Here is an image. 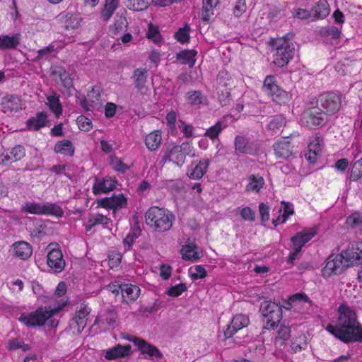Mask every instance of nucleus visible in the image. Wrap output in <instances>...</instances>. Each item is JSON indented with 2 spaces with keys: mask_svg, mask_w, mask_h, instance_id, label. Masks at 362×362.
I'll return each instance as SVG.
<instances>
[{
  "mask_svg": "<svg viewBox=\"0 0 362 362\" xmlns=\"http://www.w3.org/2000/svg\"><path fill=\"white\" fill-rule=\"evenodd\" d=\"M339 313L337 325L329 324L327 330L345 344L362 343V325L356 313L346 305H340Z\"/></svg>",
  "mask_w": 362,
  "mask_h": 362,
  "instance_id": "f257e3e1",
  "label": "nucleus"
},
{
  "mask_svg": "<svg viewBox=\"0 0 362 362\" xmlns=\"http://www.w3.org/2000/svg\"><path fill=\"white\" fill-rule=\"evenodd\" d=\"M146 223L158 232H165L170 229L175 218L168 209L158 206L151 207L145 214Z\"/></svg>",
  "mask_w": 362,
  "mask_h": 362,
  "instance_id": "f03ea898",
  "label": "nucleus"
},
{
  "mask_svg": "<svg viewBox=\"0 0 362 362\" xmlns=\"http://www.w3.org/2000/svg\"><path fill=\"white\" fill-rule=\"evenodd\" d=\"M66 303L67 301H63L53 308L39 307L34 312L21 314L18 320L28 327L43 326L49 317L62 310L66 305Z\"/></svg>",
  "mask_w": 362,
  "mask_h": 362,
  "instance_id": "7ed1b4c3",
  "label": "nucleus"
},
{
  "mask_svg": "<svg viewBox=\"0 0 362 362\" xmlns=\"http://www.w3.org/2000/svg\"><path fill=\"white\" fill-rule=\"evenodd\" d=\"M293 37L292 33H288L281 39L272 40L271 45L276 47V52L274 55V63L279 67H283L288 64L293 57L295 47L290 42Z\"/></svg>",
  "mask_w": 362,
  "mask_h": 362,
  "instance_id": "20e7f679",
  "label": "nucleus"
},
{
  "mask_svg": "<svg viewBox=\"0 0 362 362\" xmlns=\"http://www.w3.org/2000/svg\"><path fill=\"white\" fill-rule=\"evenodd\" d=\"M163 160L164 161L173 162L178 166H182L187 156H194V150L192 144L188 142H183L181 145H168L163 150Z\"/></svg>",
  "mask_w": 362,
  "mask_h": 362,
  "instance_id": "39448f33",
  "label": "nucleus"
},
{
  "mask_svg": "<svg viewBox=\"0 0 362 362\" xmlns=\"http://www.w3.org/2000/svg\"><path fill=\"white\" fill-rule=\"evenodd\" d=\"M259 311L265 322L264 328L274 329L282 319V308L272 301H264L261 303Z\"/></svg>",
  "mask_w": 362,
  "mask_h": 362,
  "instance_id": "423d86ee",
  "label": "nucleus"
},
{
  "mask_svg": "<svg viewBox=\"0 0 362 362\" xmlns=\"http://www.w3.org/2000/svg\"><path fill=\"white\" fill-rule=\"evenodd\" d=\"M262 90L279 104L285 103L288 100V93L277 85L274 76L269 75L265 78Z\"/></svg>",
  "mask_w": 362,
  "mask_h": 362,
  "instance_id": "0eeeda50",
  "label": "nucleus"
},
{
  "mask_svg": "<svg viewBox=\"0 0 362 362\" xmlns=\"http://www.w3.org/2000/svg\"><path fill=\"white\" fill-rule=\"evenodd\" d=\"M49 250L47 255V265L55 272H61L65 267V260L63 259L62 252L57 243H51L47 247Z\"/></svg>",
  "mask_w": 362,
  "mask_h": 362,
  "instance_id": "6e6552de",
  "label": "nucleus"
},
{
  "mask_svg": "<svg viewBox=\"0 0 362 362\" xmlns=\"http://www.w3.org/2000/svg\"><path fill=\"white\" fill-rule=\"evenodd\" d=\"M344 266L346 267L362 265V242L351 243L346 250H342Z\"/></svg>",
  "mask_w": 362,
  "mask_h": 362,
  "instance_id": "1a4fd4ad",
  "label": "nucleus"
},
{
  "mask_svg": "<svg viewBox=\"0 0 362 362\" xmlns=\"http://www.w3.org/2000/svg\"><path fill=\"white\" fill-rule=\"evenodd\" d=\"M346 268V266H344L341 252L337 255L332 253L327 259L326 264L322 269V273L324 276L329 277L332 275L341 274Z\"/></svg>",
  "mask_w": 362,
  "mask_h": 362,
  "instance_id": "9d476101",
  "label": "nucleus"
},
{
  "mask_svg": "<svg viewBox=\"0 0 362 362\" xmlns=\"http://www.w3.org/2000/svg\"><path fill=\"white\" fill-rule=\"evenodd\" d=\"M320 107L328 115H332L337 112L341 107V98L334 93H325L320 95L318 98Z\"/></svg>",
  "mask_w": 362,
  "mask_h": 362,
  "instance_id": "9b49d317",
  "label": "nucleus"
},
{
  "mask_svg": "<svg viewBox=\"0 0 362 362\" xmlns=\"http://www.w3.org/2000/svg\"><path fill=\"white\" fill-rule=\"evenodd\" d=\"M302 120L307 127L315 129L326 124L328 121L327 113L322 112L321 109L309 110L303 113Z\"/></svg>",
  "mask_w": 362,
  "mask_h": 362,
  "instance_id": "f8f14e48",
  "label": "nucleus"
},
{
  "mask_svg": "<svg viewBox=\"0 0 362 362\" xmlns=\"http://www.w3.org/2000/svg\"><path fill=\"white\" fill-rule=\"evenodd\" d=\"M129 341L134 343L136 346L141 354H147L151 358H161L163 354L155 346L148 343L144 339L136 337H125Z\"/></svg>",
  "mask_w": 362,
  "mask_h": 362,
  "instance_id": "ddd939ff",
  "label": "nucleus"
},
{
  "mask_svg": "<svg viewBox=\"0 0 362 362\" xmlns=\"http://www.w3.org/2000/svg\"><path fill=\"white\" fill-rule=\"evenodd\" d=\"M98 206L105 208L111 209L115 211L119 208L126 207L127 205V199L122 194H113L110 197H105L98 199L97 202Z\"/></svg>",
  "mask_w": 362,
  "mask_h": 362,
  "instance_id": "4468645a",
  "label": "nucleus"
},
{
  "mask_svg": "<svg viewBox=\"0 0 362 362\" xmlns=\"http://www.w3.org/2000/svg\"><path fill=\"white\" fill-rule=\"evenodd\" d=\"M249 324V318L245 315H237L233 317L231 320L230 325L228 326V328L224 332L226 338H230L237 332L239 329L247 327Z\"/></svg>",
  "mask_w": 362,
  "mask_h": 362,
  "instance_id": "2eb2a0df",
  "label": "nucleus"
},
{
  "mask_svg": "<svg viewBox=\"0 0 362 362\" xmlns=\"http://www.w3.org/2000/svg\"><path fill=\"white\" fill-rule=\"evenodd\" d=\"M1 105L4 113L12 115L21 110V100L15 95H7L2 98Z\"/></svg>",
  "mask_w": 362,
  "mask_h": 362,
  "instance_id": "dca6fc26",
  "label": "nucleus"
},
{
  "mask_svg": "<svg viewBox=\"0 0 362 362\" xmlns=\"http://www.w3.org/2000/svg\"><path fill=\"white\" fill-rule=\"evenodd\" d=\"M223 74H226L225 71H221L218 74V86L217 88L218 98L222 106L229 105L231 99L230 90L226 87V83L222 81Z\"/></svg>",
  "mask_w": 362,
  "mask_h": 362,
  "instance_id": "f3484780",
  "label": "nucleus"
},
{
  "mask_svg": "<svg viewBox=\"0 0 362 362\" xmlns=\"http://www.w3.org/2000/svg\"><path fill=\"white\" fill-rule=\"evenodd\" d=\"M148 71L144 68H137L133 71L132 79L135 88L141 94H144V90H146V83L147 82Z\"/></svg>",
  "mask_w": 362,
  "mask_h": 362,
  "instance_id": "a211bd4d",
  "label": "nucleus"
},
{
  "mask_svg": "<svg viewBox=\"0 0 362 362\" xmlns=\"http://www.w3.org/2000/svg\"><path fill=\"white\" fill-rule=\"evenodd\" d=\"M13 255L23 260L28 259L33 254L32 246L27 242L19 241L12 245Z\"/></svg>",
  "mask_w": 362,
  "mask_h": 362,
  "instance_id": "6ab92c4d",
  "label": "nucleus"
},
{
  "mask_svg": "<svg viewBox=\"0 0 362 362\" xmlns=\"http://www.w3.org/2000/svg\"><path fill=\"white\" fill-rule=\"evenodd\" d=\"M189 240V238L185 245L182 247L180 252L184 260L194 262L200 258L198 247L196 244L190 243Z\"/></svg>",
  "mask_w": 362,
  "mask_h": 362,
  "instance_id": "aec40b11",
  "label": "nucleus"
},
{
  "mask_svg": "<svg viewBox=\"0 0 362 362\" xmlns=\"http://www.w3.org/2000/svg\"><path fill=\"white\" fill-rule=\"evenodd\" d=\"M116 183L117 182L115 180L111 179V177L103 180L96 179L95 182L93 186V192L95 194L107 193L116 188Z\"/></svg>",
  "mask_w": 362,
  "mask_h": 362,
  "instance_id": "412c9836",
  "label": "nucleus"
},
{
  "mask_svg": "<svg viewBox=\"0 0 362 362\" xmlns=\"http://www.w3.org/2000/svg\"><path fill=\"white\" fill-rule=\"evenodd\" d=\"M47 122V113L40 112L37 114L36 117L30 118L26 124L29 130L38 131L40 128L46 126Z\"/></svg>",
  "mask_w": 362,
  "mask_h": 362,
  "instance_id": "4be33fe9",
  "label": "nucleus"
},
{
  "mask_svg": "<svg viewBox=\"0 0 362 362\" xmlns=\"http://www.w3.org/2000/svg\"><path fill=\"white\" fill-rule=\"evenodd\" d=\"M273 147L277 158L286 159L292 155L290 141L286 139L279 141Z\"/></svg>",
  "mask_w": 362,
  "mask_h": 362,
  "instance_id": "5701e85b",
  "label": "nucleus"
},
{
  "mask_svg": "<svg viewBox=\"0 0 362 362\" xmlns=\"http://www.w3.org/2000/svg\"><path fill=\"white\" fill-rule=\"evenodd\" d=\"M185 100L192 107L200 106L207 102L206 97L200 90H189L185 95Z\"/></svg>",
  "mask_w": 362,
  "mask_h": 362,
  "instance_id": "b1692460",
  "label": "nucleus"
},
{
  "mask_svg": "<svg viewBox=\"0 0 362 362\" xmlns=\"http://www.w3.org/2000/svg\"><path fill=\"white\" fill-rule=\"evenodd\" d=\"M131 345L125 346L117 345L112 349L107 350L105 358L107 360H113L119 357H124L128 356L131 351Z\"/></svg>",
  "mask_w": 362,
  "mask_h": 362,
  "instance_id": "393cba45",
  "label": "nucleus"
},
{
  "mask_svg": "<svg viewBox=\"0 0 362 362\" xmlns=\"http://www.w3.org/2000/svg\"><path fill=\"white\" fill-rule=\"evenodd\" d=\"M209 165V159L200 160L191 170L187 172L189 178L199 180L206 173Z\"/></svg>",
  "mask_w": 362,
  "mask_h": 362,
  "instance_id": "a878e982",
  "label": "nucleus"
},
{
  "mask_svg": "<svg viewBox=\"0 0 362 362\" xmlns=\"http://www.w3.org/2000/svg\"><path fill=\"white\" fill-rule=\"evenodd\" d=\"M57 18L59 21H64V26L67 30L77 28L80 24L79 18L76 15L73 13H62Z\"/></svg>",
  "mask_w": 362,
  "mask_h": 362,
  "instance_id": "bb28decb",
  "label": "nucleus"
},
{
  "mask_svg": "<svg viewBox=\"0 0 362 362\" xmlns=\"http://www.w3.org/2000/svg\"><path fill=\"white\" fill-rule=\"evenodd\" d=\"M140 293V288L137 286L123 284L122 288V297L123 301L128 303L129 301L135 300Z\"/></svg>",
  "mask_w": 362,
  "mask_h": 362,
  "instance_id": "cd10ccee",
  "label": "nucleus"
},
{
  "mask_svg": "<svg viewBox=\"0 0 362 362\" xmlns=\"http://www.w3.org/2000/svg\"><path fill=\"white\" fill-rule=\"evenodd\" d=\"M54 151L56 153L73 156L75 152V147L70 140L64 139L55 144Z\"/></svg>",
  "mask_w": 362,
  "mask_h": 362,
  "instance_id": "c85d7f7f",
  "label": "nucleus"
},
{
  "mask_svg": "<svg viewBox=\"0 0 362 362\" xmlns=\"http://www.w3.org/2000/svg\"><path fill=\"white\" fill-rule=\"evenodd\" d=\"M46 99L47 100V105L49 109L54 113L57 117H59L62 112V106L59 101V95L52 91L50 95H47Z\"/></svg>",
  "mask_w": 362,
  "mask_h": 362,
  "instance_id": "c756f323",
  "label": "nucleus"
},
{
  "mask_svg": "<svg viewBox=\"0 0 362 362\" xmlns=\"http://www.w3.org/2000/svg\"><path fill=\"white\" fill-rule=\"evenodd\" d=\"M197 52L194 49H183L176 54V59L182 64H188L192 68L195 64V56Z\"/></svg>",
  "mask_w": 362,
  "mask_h": 362,
  "instance_id": "7c9ffc66",
  "label": "nucleus"
},
{
  "mask_svg": "<svg viewBox=\"0 0 362 362\" xmlns=\"http://www.w3.org/2000/svg\"><path fill=\"white\" fill-rule=\"evenodd\" d=\"M219 2L220 0H202V19L204 21H209L211 17L214 14V8Z\"/></svg>",
  "mask_w": 362,
  "mask_h": 362,
  "instance_id": "2f4dec72",
  "label": "nucleus"
},
{
  "mask_svg": "<svg viewBox=\"0 0 362 362\" xmlns=\"http://www.w3.org/2000/svg\"><path fill=\"white\" fill-rule=\"evenodd\" d=\"M90 313V309L86 305H81L80 310L76 313L73 322L78 326V332H81L86 326V317Z\"/></svg>",
  "mask_w": 362,
  "mask_h": 362,
  "instance_id": "473e14b6",
  "label": "nucleus"
},
{
  "mask_svg": "<svg viewBox=\"0 0 362 362\" xmlns=\"http://www.w3.org/2000/svg\"><path fill=\"white\" fill-rule=\"evenodd\" d=\"M161 144V134L159 131H153L146 135L145 144L149 151H156Z\"/></svg>",
  "mask_w": 362,
  "mask_h": 362,
  "instance_id": "72a5a7b5",
  "label": "nucleus"
},
{
  "mask_svg": "<svg viewBox=\"0 0 362 362\" xmlns=\"http://www.w3.org/2000/svg\"><path fill=\"white\" fill-rule=\"evenodd\" d=\"M20 44V34L0 36V49H14Z\"/></svg>",
  "mask_w": 362,
  "mask_h": 362,
  "instance_id": "f704fd0d",
  "label": "nucleus"
},
{
  "mask_svg": "<svg viewBox=\"0 0 362 362\" xmlns=\"http://www.w3.org/2000/svg\"><path fill=\"white\" fill-rule=\"evenodd\" d=\"M314 16L317 18H325L329 13V4L326 0H319L313 7Z\"/></svg>",
  "mask_w": 362,
  "mask_h": 362,
  "instance_id": "c9c22d12",
  "label": "nucleus"
},
{
  "mask_svg": "<svg viewBox=\"0 0 362 362\" xmlns=\"http://www.w3.org/2000/svg\"><path fill=\"white\" fill-rule=\"evenodd\" d=\"M153 1L154 0H126L124 4L129 9L140 11L146 9Z\"/></svg>",
  "mask_w": 362,
  "mask_h": 362,
  "instance_id": "e433bc0d",
  "label": "nucleus"
},
{
  "mask_svg": "<svg viewBox=\"0 0 362 362\" xmlns=\"http://www.w3.org/2000/svg\"><path fill=\"white\" fill-rule=\"evenodd\" d=\"M100 316L103 320L110 327L117 326V313L114 308L104 309L100 312Z\"/></svg>",
  "mask_w": 362,
  "mask_h": 362,
  "instance_id": "4c0bfd02",
  "label": "nucleus"
},
{
  "mask_svg": "<svg viewBox=\"0 0 362 362\" xmlns=\"http://www.w3.org/2000/svg\"><path fill=\"white\" fill-rule=\"evenodd\" d=\"M43 215L62 217L64 215V211L60 206L55 203L43 202Z\"/></svg>",
  "mask_w": 362,
  "mask_h": 362,
  "instance_id": "58836bf2",
  "label": "nucleus"
},
{
  "mask_svg": "<svg viewBox=\"0 0 362 362\" xmlns=\"http://www.w3.org/2000/svg\"><path fill=\"white\" fill-rule=\"evenodd\" d=\"M190 26L185 23L183 28H180L174 35L175 38L180 43L185 44L189 41Z\"/></svg>",
  "mask_w": 362,
  "mask_h": 362,
  "instance_id": "ea45409f",
  "label": "nucleus"
},
{
  "mask_svg": "<svg viewBox=\"0 0 362 362\" xmlns=\"http://www.w3.org/2000/svg\"><path fill=\"white\" fill-rule=\"evenodd\" d=\"M22 210L33 214L43 215V202H27L22 206Z\"/></svg>",
  "mask_w": 362,
  "mask_h": 362,
  "instance_id": "a19ab883",
  "label": "nucleus"
},
{
  "mask_svg": "<svg viewBox=\"0 0 362 362\" xmlns=\"http://www.w3.org/2000/svg\"><path fill=\"white\" fill-rule=\"evenodd\" d=\"M234 144L236 152L241 153H249L250 148L247 146L248 141L245 137L242 136H237L235 137Z\"/></svg>",
  "mask_w": 362,
  "mask_h": 362,
  "instance_id": "79ce46f5",
  "label": "nucleus"
},
{
  "mask_svg": "<svg viewBox=\"0 0 362 362\" xmlns=\"http://www.w3.org/2000/svg\"><path fill=\"white\" fill-rule=\"evenodd\" d=\"M346 223L351 228H358L362 230V215L358 212L352 214L347 218Z\"/></svg>",
  "mask_w": 362,
  "mask_h": 362,
  "instance_id": "37998d69",
  "label": "nucleus"
},
{
  "mask_svg": "<svg viewBox=\"0 0 362 362\" xmlns=\"http://www.w3.org/2000/svg\"><path fill=\"white\" fill-rule=\"evenodd\" d=\"M264 185V179L262 177L259 178L256 177L254 175L250 177V182L246 187L247 191H255L259 190Z\"/></svg>",
  "mask_w": 362,
  "mask_h": 362,
  "instance_id": "c03bdc74",
  "label": "nucleus"
},
{
  "mask_svg": "<svg viewBox=\"0 0 362 362\" xmlns=\"http://www.w3.org/2000/svg\"><path fill=\"white\" fill-rule=\"evenodd\" d=\"M362 177V158L356 161L351 168L350 180L356 181Z\"/></svg>",
  "mask_w": 362,
  "mask_h": 362,
  "instance_id": "a18cd8bd",
  "label": "nucleus"
},
{
  "mask_svg": "<svg viewBox=\"0 0 362 362\" xmlns=\"http://www.w3.org/2000/svg\"><path fill=\"white\" fill-rule=\"evenodd\" d=\"M12 158V161H18L21 160L25 156V150L24 146L21 145H16L8 151Z\"/></svg>",
  "mask_w": 362,
  "mask_h": 362,
  "instance_id": "49530a36",
  "label": "nucleus"
},
{
  "mask_svg": "<svg viewBox=\"0 0 362 362\" xmlns=\"http://www.w3.org/2000/svg\"><path fill=\"white\" fill-rule=\"evenodd\" d=\"M223 122L221 121H218L214 126L209 127L206 133L205 136L209 137L211 139H217L219 134L221 132L223 129Z\"/></svg>",
  "mask_w": 362,
  "mask_h": 362,
  "instance_id": "de8ad7c7",
  "label": "nucleus"
},
{
  "mask_svg": "<svg viewBox=\"0 0 362 362\" xmlns=\"http://www.w3.org/2000/svg\"><path fill=\"white\" fill-rule=\"evenodd\" d=\"M286 122L285 117L281 115H276L268 124L267 128L269 130H276L285 126Z\"/></svg>",
  "mask_w": 362,
  "mask_h": 362,
  "instance_id": "09e8293b",
  "label": "nucleus"
},
{
  "mask_svg": "<svg viewBox=\"0 0 362 362\" xmlns=\"http://www.w3.org/2000/svg\"><path fill=\"white\" fill-rule=\"evenodd\" d=\"M320 33L322 36H330L334 40L338 39L341 35V32L335 26L322 27L320 30Z\"/></svg>",
  "mask_w": 362,
  "mask_h": 362,
  "instance_id": "8fccbe9b",
  "label": "nucleus"
},
{
  "mask_svg": "<svg viewBox=\"0 0 362 362\" xmlns=\"http://www.w3.org/2000/svg\"><path fill=\"white\" fill-rule=\"evenodd\" d=\"M128 25L127 21L124 16L117 15L115 17V22L114 23L115 34H117L122 31L124 29H127Z\"/></svg>",
  "mask_w": 362,
  "mask_h": 362,
  "instance_id": "3c124183",
  "label": "nucleus"
},
{
  "mask_svg": "<svg viewBox=\"0 0 362 362\" xmlns=\"http://www.w3.org/2000/svg\"><path fill=\"white\" fill-rule=\"evenodd\" d=\"M76 122L79 129L84 132H88L92 127L91 120L84 115L78 116Z\"/></svg>",
  "mask_w": 362,
  "mask_h": 362,
  "instance_id": "603ef678",
  "label": "nucleus"
},
{
  "mask_svg": "<svg viewBox=\"0 0 362 362\" xmlns=\"http://www.w3.org/2000/svg\"><path fill=\"white\" fill-rule=\"evenodd\" d=\"M187 287L185 284L181 283L174 286L170 287L166 293L170 296L177 297L181 295V293L187 291Z\"/></svg>",
  "mask_w": 362,
  "mask_h": 362,
  "instance_id": "864d4df0",
  "label": "nucleus"
},
{
  "mask_svg": "<svg viewBox=\"0 0 362 362\" xmlns=\"http://www.w3.org/2000/svg\"><path fill=\"white\" fill-rule=\"evenodd\" d=\"M293 248L297 252H300L303 246L305 244V241L301 237V232L297 233L294 237L291 238Z\"/></svg>",
  "mask_w": 362,
  "mask_h": 362,
  "instance_id": "5fc2aeb1",
  "label": "nucleus"
},
{
  "mask_svg": "<svg viewBox=\"0 0 362 362\" xmlns=\"http://www.w3.org/2000/svg\"><path fill=\"white\" fill-rule=\"evenodd\" d=\"M146 37L148 39L152 40L154 42H158L161 40V37L158 28L153 25L149 26L148 30L146 33Z\"/></svg>",
  "mask_w": 362,
  "mask_h": 362,
  "instance_id": "6e6d98bb",
  "label": "nucleus"
},
{
  "mask_svg": "<svg viewBox=\"0 0 362 362\" xmlns=\"http://www.w3.org/2000/svg\"><path fill=\"white\" fill-rule=\"evenodd\" d=\"M240 214L245 221H253L255 219V212L248 206L241 209Z\"/></svg>",
  "mask_w": 362,
  "mask_h": 362,
  "instance_id": "4d7b16f0",
  "label": "nucleus"
},
{
  "mask_svg": "<svg viewBox=\"0 0 362 362\" xmlns=\"http://www.w3.org/2000/svg\"><path fill=\"white\" fill-rule=\"evenodd\" d=\"M246 10L245 0H237L233 8V14L240 17Z\"/></svg>",
  "mask_w": 362,
  "mask_h": 362,
  "instance_id": "13d9d810",
  "label": "nucleus"
},
{
  "mask_svg": "<svg viewBox=\"0 0 362 362\" xmlns=\"http://www.w3.org/2000/svg\"><path fill=\"white\" fill-rule=\"evenodd\" d=\"M55 51V47L54 46L51 44L49 45H48L47 47H45L42 49H40L37 51V59H40V58H45V59H47L50 54Z\"/></svg>",
  "mask_w": 362,
  "mask_h": 362,
  "instance_id": "bf43d9fd",
  "label": "nucleus"
},
{
  "mask_svg": "<svg viewBox=\"0 0 362 362\" xmlns=\"http://www.w3.org/2000/svg\"><path fill=\"white\" fill-rule=\"evenodd\" d=\"M259 210L262 222H266L269 220V207L264 203L262 202L259 205Z\"/></svg>",
  "mask_w": 362,
  "mask_h": 362,
  "instance_id": "052dcab7",
  "label": "nucleus"
},
{
  "mask_svg": "<svg viewBox=\"0 0 362 362\" xmlns=\"http://www.w3.org/2000/svg\"><path fill=\"white\" fill-rule=\"evenodd\" d=\"M112 165L113 169L122 173H124L129 168V167L127 165L124 163L119 158H115L114 160H112Z\"/></svg>",
  "mask_w": 362,
  "mask_h": 362,
  "instance_id": "680f3d73",
  "label": "nucleus"
},
{
  "mask_svg": "<svg viewBox=\"0 0 362 362\" xmlns=\"http://www.w3.org/2000/svg\"><path fill=\"white\" fill-rule=\"evenodd\" d=\"M62 82V86L66 88L70 89L74 88L73 81L69 75V74L65 71V72L62 74V76L59 78Z\"/></svg>",
  "mask_w": 362,
  "mask_h": 362,
  "instance_id": "e2e57ef3",
  "label": "nucleus"
},
{
  "mask_svg": "<svg viewBox=\"0 0 362 362\" xmlns=\"http://www.w3.org/2000/svg\"><path fill=\"white\" fill-rule=\"evenodd\" d=\"M195 273L192 274V279L194 280L203 279L206 276V270L202 265H196L194 267Z\"/></svg>",
  "mask_w": 362,
  "mask_h": 362,
  "instance_id": "0e129e2a",
  "label": "nucleus"
},
{
  "mask_svg": "<svg viewBox=\"0 0 362 362\" xmlns=\"http://www.w3.org/2000/svg\"><path fill=\"white\" fill-rule=\"evenodd\" d=\"M176 117H177V114L173 110L169 112L167 114V115L165 117V119H166L167 125L169 128L175 129Z\"/></svg>",
  "mask_w": 362,
  "mask_h": 362,
  "instance_id": "69168bd1",
  "label": "nucleus"
},
{
  "mask_svg": "<svg viewBox=\"0 0 362 362\" xmlns=\"http://www.w3.org/2000/svg\"><path fill=\"white\" fill-rule=\"evenodd\" d=\"M317 227H313L304 232H301V237L305 241V243L311 240L317 234Z\"/></svg>",
  "mask_w": 362,
  "mask_h": 362,
  "instance_id": "338daca9",
  "label": "nucleus"
},
{
  "mask_svg": "<svg viewBox=\"0 0 362 362\" xmlns=\"http://www.w3.org/2000/svg\"><path fill=\"white\" fill-rule=\"evenodd\" d=\"M291 328L288 326H286L284 324L281 325V327L278 332V334L280 339L283 340H287L290 337Z\"/></svg>",
  "mask_w": 362,
  "mask_h": 362,
  "instance_id": "774afa93",
  "label": "nucleus"
}]
</instances>
